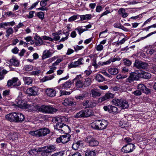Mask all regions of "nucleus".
<instances>
[{
	"instance_id": "f257e3e1",
	"label": "nucleus",
	"mask_w": 156,
	"mask_h": 156,
	"mask_svg": "<svg viewBox=\"0 0 156 156\" xmlns=\"http://www.w3.org/2000/svg\"><path fill=\"white\" fill-rule=\"evenodd\" d=\"M5 119L12 122L21 123L24 121V115L20 112H12L6 115Z\"/></svg>"
},
{
	"instance_id": "f03ea898",
	"label": "nucleus",
	"mask_w": 156,
	"mask_h": 156,
	"mask_svg": "<svg viewBox=\"0 0 156 156\" xmlns=\"http://www.w3.org/2000/svg\"><path fill=\"white\" fill-rule=\"evenodd\" d=\"M108 124L107 120H97L94 121L91 124V126L93 129L101 130L105 129Z\"/></svg>"
},
{
	"instance_id": "7ed1b4c3",
	"label": "nucleus",
	"mask_w": 156,
	"mask_h": 156,
	"mask_svg": "<svg viewBox=\"0 0 156 156\" xmlns=\"http://www.w3.org/2000/svg\"><path fill=\"white\" fill-rule=\"evenodd\" d=\"M50 132V130L46 128H43L35 131H30L29 134L36 136L42 137L45 136Z\"/></svg>"
},
{
	"instance_id": "20e7f679",
	"label": "nucleus",
	"mask_w": 156,
	"mask_h": 156,
	"mask_svg": "<svg viewBox=\"0 0 156 156\" xmlns=\"http://www.w3.org/2000/svg\"><path fill=\"white\" fill-rule=\"evenodd\" d=\"M113 105L119 107L122 109L128 108L129 106L128 103L125 100L115 98L112 101Z\"/></svg>"
},
{
	"instance_id": "39448f33",
	"label": "nucleus",
	"mask_w": 156,
	"mask_h": 156,
	"mask_svg": "<svg viewBox=\"0 0 156 156\" xmlns=\"http://www.w3.org/2000/svg\"><path fill=\"white\" fill-rule=\"evenodd\" d=\"M56 148L54 145L47 146L39 149V152L41 153L42 156H47L51 152L55 150Z\"/></svg>"
},
{
	"instance_id": "423d86ee",
	"label": "nucleus",
	"mask_w": 156,
	"mask_h": 156,
	"mask_svg": "<svg viewBox=\"0 0 156 156\" xmlns=\"http://www.w3.org/2000/svg\"><path fill=\"white\" fill-rule=\"evenodd\" d=\"M58 110V109L49 105H42L39 106V112L44 113H54Z\"/></svg>"
},
{
	"instance_id": "0eeeda50",
	"label": "nucleus",
	"mask_w": 156,
	"mask_h": 156,
	"mask_svg": "<svg viewBox=\"0 0 156 156\" xmlns=\"http://www.w3.org/2000/svg\"><path fill=\"white\" fill-rule=\"evenodd\" d=\"M72 81L75 83V87L77 88H84L83 80L82 79L80 75H77L76 77L73 79Z\"/></svg>"
},
{
	"instance_id": "6e6552de",
	"label": "nucleus",
	"mask_w": 156,
	"mask_h": 156,
	"mask_svg": "<svg viewBox=\"0 0 156 156\" xmlns=\"http://www.w3.org/2000/svg\"><path fill=\"white\" fill-rule=\"evenodd\" d=\"M55 129L58 130L59 132L62 133L66 132V131L69 130V127L64 124L62 122H58L56 123L55 126Z\"/></svg>"
},
{
	"instance_id": "1a4fd4ad",
	"label": "nucleus",
	"mask_w": 156,
	"mask_h": 156,
	"mask_svg": "<svg viewBox=\"0 0 156 156\" xmlns=\"http://www.w3.org/2000/svg\"><path fill=\"white\" fill-rule=\"evenodd\" d=\"M148 64L141 60H136L134 64V66L137 69H144L148 67Z\"/></svg>"
},
{
	"instance_id": "9d476101",
	"label": "nucleus",
	"mask_w": 156,
	"mask_h": 156,
	"mask_svg": "<svg viewBox=\"0 0 156 156\" xmlns=\"http://www.w3.org/2000/svg\"><path fill=\"white\" fill-rule=\"evenodd\" d=\"M135 147L134 144L132 143H128L122 147L121 151L122 152L128 153L132 152L135 149Z\"/></svg>"
},
{
	"instance_id": "9b49d317",
	"label": "nucleus",
	"mask_w": 156,
	"mask_h": 156,
	"mask_svg": "<svg viewBox=\"0 0 156 156\" xmlns=\"http://www.w3.org/2000/svg\"><path fill=\"white\" fill-rule=\"evenodd\" d=\"M85 141L88 144L89 146L92 147L97 146L99 144L98 142L91 136H87Z\"/></svg>"
},
{
	"instance_id": "f8f14e48",
	"label": "nucleus",
	"mask_w": 156,
	"mask_h": 156,
	"mask_svg": "<svg viewBox=\"0 0 156 156\" xmlns=\"http://www.w3.org/2000/svg\"><path fill=\"white\" fill-rule=\"evenodd\" d=\"M26 92L29 96H35L38 93V88L37 87L33 86L27 90Z\"/></svg>"
},
{
	"instance_id": "ddd939ff",
	"label": "nucleus",
	"mask_w": 156,
	"mask_h": 156,
	"mask_svg": "<svg viewBox=\"0 0 156 156\" xmlns=\"http://www.w3.org/2000/svg\"><path fill=\"white\" fill-rule=\"evenodd\" d=\"M114 94L110 93H106L104 96L99 98L98 101L99 103H101L104 101L114 98Z\"/></svg>"
},
{
	"instance_id": "4468645a",
	"label": "nucleus",
	"mask_w": 156,
	"mask_h": 156,
	"mask_svg": "<svg viewBox=\"0 0 156 156\" xmlns=\"http://www.w3.org/2000/svg\"><path fill=\"white\" fill-rule=\"evenodd\" d=\"M27 108L30 111L34 112H39V106L36 105L34 104H30L29 105H28Z\"/></svg>"
},
{
	"instance_id": "2eb2a0df",
	"label": "nucleus",
	"mask_w": 156,
	"mask_h": 156,
	"mask_svg": "<svg viewBox=\"0 0 156 156\" xmlns=\"http://www.w3.org/2000/svg\"><path fill=\"white\" fill-rule=\"evenodd\" d=\"M83 60V58H79L77 61L71 63L69 65V66L70 68L78 67L79 65L83 64V63L82 62Z\"/></svg>"
},
{
	"instance_id": "dca6fc26",
	"label": "nucleus",
	"mask_w": 156,
	"mask_h": 156,
	"mask_svg": "<svg viewBox=\"0 0 156 156\" xmlns=\"http://www.w3.org/2000/svg\"><path fill=\"white\" fill-rule=\"evenodd\" d=\"M70 135L68 133L61 136L62 143L65 144L68 142L70 140Z\"/></svg>"
},
{
	"instance_id": "f3484780",
	"label": "nucleus",
	"mask_w": 156,
	"mask_h": 156,
	"mask_svg": "<svg viewBox=\"0 0 156 156\" xmlns=\"http://www.w3.org/2000/svg\"><path fill=\"white\" fill-rule=\"evenodd\" d=\"M47 95L50 97H53L55 95L56 92L53 89L49 88L45 90Z\"/></svg>"
},
{
	"instance_id": "a211bd4d",
	"label": "nucleus",
	"mask_w": 156,
	"mask_h": 156,
	"mask_svg": "<svg viewBox=\"0 0 156 156\" xmlns=\"http://www.w3.org/2000/svg\"><path fill=\"white\" fill-rule=\"evenodd\" d=\"M18 133L15 132H11L8 135V137L10 140H14L18 138Z\"/></svg>"
},
{
	"instance_id": "6ab92c4d",
	"label": "nucleus",
	"mask_w": 156,
	"mask_h": 156,
	"mask_svg": "<svg viewBox=\"0 0 156 156\" xmlns=\"http://www.w3.org/2000/svg\"><path fill=\"white\" fill-rule=\"evenodd\" d=\"M34 39L36 40L35 44L37 46H40L43 44V41L41 38L37 35H35Z\"/></svg>"
},
{
	"instance_id": "aec40b11",
	"label": "nucleus",
	"mask_w": 156,
	"mask_h": 156,
	"mask_svg": "<svg viewBox=\"0 0 156 156\" xmlns=\"http://www.w3.org/2000/svg\"><path fill=\"white\" fill-rule=\"evenodd\" d=\"M64 105L66 106H73L74 104L73 102V100L71 98H67L65 99L63 102Z\"/></svg>"
},
{
	"instance_id": "412c9836",
	"label": "nucleus",
	"mask_w": 156,
	"mask_h": 156,
	"mask_svg": "<svg viewBox=\"0 0 156 156\" xmlns=\"http://www.w3.org/2000/svg\"><path fill=\"white\" fill-rule=\"evenodd\" d=\"M52 53L50 52V50H45L43 53L42 55V59H44L46 58H48L51 56Z\"/></svg>"
},
{
	"instance_id": "4be33fe9",
	"label": "nucleus",
	"mask_w": 156,
	"mask_h": 156,
	"mask_svg": "<svg viewBox=\"0 0 156 156\" xmlns=\"http://www.w3.org/2000/svg\"><path fill=\"white\" fill-rule=\"evenodd\" d=\"M82 141H78L77 142H74L73 144L72 148L74 150H77L80 147L82 146Z\"/></svg>"
},
{
	"instance_id": "5701e85b",
	"label": "nucleus",
	"mask_w": 156,
	"mask_h": 156,
	"mask_svg": "<svg viewBox=\"0 0 156 156\" xmlns=\"http://www.w3.org/2000/svg\"><path fill=\"white\" fill-rule=\"evenodd\" d=\"M9 62L11 64L16 66H18L19 65V61L14 57L11 59Z\"/></svg>"
},
{
	"instance_id": "b1692460",
	"label": "nucleus",
	"mask_w": 156,
	"mask_h": 156,
	"mask_svg": "<svg viewBox=\"0 0 156 156\" xmlns=\"http://www.w3.org/2000/svg\"><path fill=\"white\" fill-rule=\"evenodd\" d=\"M18 80H19L17 78L14 77L8 81L7 85L8 87H11L12 85L16 83Z\"/></svg>"
},
{
	"instance_id": "393cba45",
	"label": "nucleus",
	"mask_w": 156,
	"mask_h": 156,
	"mask_svg": "<svg viewBox=\"0 0 156 156\" xmlns=\"http://www.w3.org/2000/svg\"><path fill=\"white\" fill-rule=\"evenodd\" d=\"M18 98L16 100V102L17 104V105L20 108L25 106V101L20 100L19 97H18Z\"/></svg>"
},
{
	"instance_id": "a878e982",
	"label": "nucleus",
	"mask_w": 156,
	"mask_h": 156,
	"mask_svg": "<svg viewBox=\"0 0 156 156\" xmlns=\"http://www.w3.org/2000/svg\"><path fill=\"white\" fill-rule=\"evenodd\" d=\"M72 83L70 81H67L64 83L62 84L61 86L62 89H68L71 86Z\"/></svg>"
},
{
	"instance_id": "bb28decb",
	"label": "nucleus",
	"mask_w": 156,
	"mask_h": 156,
	"mask_svg": "<svg viewBox=\"0 0 156 156\" xmlns=\"http://www.w3.org/2000/svg\"><path fill=\"white\" fill-rule=\"evenodd\" d=\"M108 71L111 74L115 75L119 73L118 69L115 68H111L108 69Z\"/></svg>"
},
{
	"instance_id": "cd10ccee",
	"label": "nucleus",
	"mask_w": 156,
	"mask_h": 156,
	"mask_svg": "<svg viewBox=\"0 0 156 156\" xmlns=\"http://www.w3.org/2000/svg\"><path fill=\"white\" fill-rule=\"evenodd\" d=\"M23 80L25 83L27 85H29L31 84L33 82V79L30 77H23Z\"/></svg>"
},
{
	"instance_id": "c85d7f7f",
	"label": "nucleus",
	"mask_w": 156,
	"mask_h": 156,
	"mask_svg": "<svg viewBox=\"0 0 156 156\" xmlns=\"http://www.w3.org/2000/svg\"><path fill=\"white\" fill-rule=\"evenodd\" d=\"M54 76L53 75L45 76L41 79V81L42 82H44L46 81L51 80L54 78Z\"/></svg>"
},
{
	"instance_id": "c756f323",
	"label": "nucleus",
	"mask_w": 156,
	"mask_h": 156,
	"mask_svg": "<svg viewBox=\"0 0 156 156\" xmlns=\"http://www.w3.org/2000/svg\"><path fill=\"white\" fill-rule=\"evenodd\" d=\"M91 79L90 78H87L85 79L83 81L84 87H87L90 85L91 83Z\"/></svg>"
},
{
	"instance_id": "7c9ffc66",
	"label": "nucleus",
	"mask_w": 156,
	"mask_h": 156,
	"mask_svg": "<svg viewBox=\"0 0 156 156\" xmlns=\"http://www.w3.org/2000/svg\"><path fill=\"white\" fill-rule=\"evenodd\" d=\"M95 79L98 82H102L105 80V78L101 74H98L96 75Z\"/></svg>"
},
{
	"instance_id": "2f4dec72",
	"label": "nucleus",
	"mask_w": 156,
	"mask_h": 156,
	"mask_svg": "<svg viewBox=\"0 0 156 156\" xmlns=\"http://www.w3.org/2000/svg\"><path fill=\"white\" fill-rule=\"evenodd\" d=\"M84 111L81 110L78 112L75 116V118H85Z\"/></svg>"
},
{
	"instance_id": "473e14b6",
	"label": "nucleus",
	"mask_w": 156,
	"mask_h": 156,
	"mask_svg": "<svg viewBox=\"0 0 156 156\" xmlns=\"http://www.w3.org/2000/svg\"><path fill=\"white\" fill-rule=\"evenodd\" d=\"M110 112L112 113H118L119 111L118 108L116 107L111 105V106H110Z\"/></svg>"
},
{
	"instance_id": "72a5a7b5",
	"label": "nucleus",
	"mask_w": 156,
	"mask_h": 156,
	"mask_svg": "<svg viewBox=\"0 0 156 156\" xmlns=\"http://www.w3.org/2000/svg\"><path fill=\"white\" fill-rule=\"evenodd\" d=\"M91 94L92 97L94 98L100 96L101 95L100 92L94 90H91Z\"/></svg>"
},
{
	"instance_id": "f704fd0d",
	"label": "nucleus",
	"mask_w": 156,
	"mask_h": 156,
	"mask_svg": "<svg viewBox=\"0 0 156 156\" xmlns=\"http://www.w3.org/2000/svg\"><path fill=\"white\" fill-rule=\"evenodd\" d=\"M14 32V30L11 27L9 28L6 30V37H8L9 35L13 34Z\"/></svg>"
},
{
	"instance_id": "c9c22d12",
	"label": "nucleus",
	"mask_w": 156,
	"mask_h": 156,
	"mask_svg": "<svg viewBox=\"0 0 156 156\" xmlns=\"http://www.w3.org/2000/svg\"><path fill=\"white\" fill-rule=\"evenodd\" d=\"M130 76L133 81L134 80H138L139 78V76L137 74L135 73H131Z\"/></svg>"
},
{
	"instance_id": "e433bc0d",
	"label": "nucleus",
	"mask_w": 156,
	"mask_h": 156,
	"mask_svg": "<svg viewBox=\"0 0 156 156\" xmlns=\"http://www.w3.org/2000/svg\"><path fill=\"white\" fill-rule=\"evenodd\" d=\"M95 153L93 151L89 150H87L85 153V156H95Z\"/></svg>"
},
{
	"instance_id": "4c0bfd02",
	"label": "nucleus",
	"mask_w": 156,
	"mask_h": 156,
	"mask_svg": "<svg viewBox=\"0 0 156 156\" xmlns=\"http://www.w3.org/2000/svg\"><path fill=\"white\" fill-rule=\"evenodd\" d=\"M146 87V86L144 84L140 83L137 85V88L138 90H139L140 91L143 92L144 91V89Z\"/></svg>"
},
{
	"instance_id": "58836bf2",
	"label": "nucleus",
	"mask_w": 156,
	"mask_h": 156,
	"mask_svg": "<svg viewBox=\"0 0 156 156\" xmlns=\"http://www.w3.org/2000/svg\"><path fill=\"white\" fill-rule=\"evenodd\" d=\"M39 150H37L35 149H33L29 151L28 152V154H29L34 155L37 154Z\"/></svg>"
},
{
	"instance_id": "ea45409f",
	"label": "nucleus",
	"mask_w": 156,
	"mask_h": 156,
	"mask_svg": "<svg viewBox=\"0 0 156 156\" xmlns=\"http://www.w3.org/2000/svg\"><path fill=\"white\" fill-rule=\"evenodd\" d=\"M91 14H86L85 15H82L80 16L81 19L83 20H85L87 19H90L91 18Z\"/></svg>"
},
{
	"instance_id": "a19ab883",
	"label": "nucleus",
	"mask_w": 156,
	"mask_h": 156,
	"mask_svg": "<svg viewBox=\"0 0 156 156\" xmlns=\"http://www.w3.org/2000/svg\"><path fill=\"white\" fill-rule=\"evenodd\" d=\"M142 75V78L147 79H150L151 77V75L150 73L147 72L143 73Z\"/></svg>"
},
{
	"instance_id": "79ce46f5",
	"label": "nucleus",
	"mask_w": 156,
	"mask_h": 156,
	"mask_svg": "<svg viewBox=\"0 0 156 156\" xmlns=\"http://www.w3.org/2000/svg\"><path fill=\"white\" fill-rule=\"evenodd\" d=\"M84 112L85 117H88L92 115V111L90 110L84 111Z\"/></svg>"
},
{
	"instance_id": "37998d69",
	"label": "nucleus",
	"mask_w": 156,
	"mask_h": 156,
	"mask_svg": "<svg viewBox=\"0 0 156 156\" xmlns=\"http://www.w3.org/2000/svg\"><path fill=\"white\" fill-rule=\"evenodd\" d=\"M132 94H134L135 96H139L142 94V92L139 90H136L133 92H132Z\"/></svg>"
},
{
	"instance_id": "c03bdc74",
	"label": "nucleus",
	"mask_w": 156,
	"mask_h": 156,
	"mask_svg": "<svg viewBox=\"0 0 156 156\" xmlns=\"http://www.w3.org/2000/svg\"><path fill=\"white\" fill-rule=\"evenodd\" d=\"M10 92L9 90H6L3 91V96L4 97H6L10 95Z\"/></svg>"
},
{
	"instance_id": "a18cd8bd",
	"label": "nucleus",
	"mask_w": 156,
	"mask_h": 156,
	"mask_svg": "<svg viewBox=\"0 0 156 156\" xmlns=\"http://www.w3.org/2000/svg\"><path fill=\"white\" fill-rule=\"evenodd\" d=\"M37 16L41 20H42L44 18V13L42 12H38L37 13Z\"/></svg>"
},
{
	"instance_id": "49530a36",
	"label": "nucleus",
	"mask_w": 156,
	"mask_h": 156,
	"mask_svg": "<svg viewBox=\"0 0 156 156\" xmlns=\"http://www.w3.org/2000/svg\"><path fill=\"white\" fill-rule=\"evenodd\" d=\"M24 69L26 71H29L32 70L33 67L30 65H27L25 66Z\"/></svg>"
},
{
	"instance_id": "de8ad7c7",
	"label": "nucleus",
	"mask_w": 156,
	"mask_h": 156,
	"mask_svg": "<svg viewBox=\"0 0 156 156\" xmlns=\"http://www.w3.org/2000/svg\"><path fill=\"white\" fill-rule=\"evenodd\" d=\"M154 52V49L152 48H148L146 51V53L148 55H151Z\"/></svg>"
},
{
	"instance_id": "09e8293b",
	"label": "nucleus",
	"mask_w": 156,
	"mask_h": 156,
	"mask_svg": "<svg viewBox=\"0 0 156 156\" xmlns=\"http://www.w3.org/2000/svg\"><path fill=\"white\" fill-rule=\"evenodd\" d=\"M124 65L127 66H130L132 64L131 62L129 59L126 58L123 60Z\"/></svg>"
},
{
	"instance_id": "8fccbe9b",
	"label": "nucleus",
	"mask_w": 156,
	"mask_h": 156,
	"mask_svg": "<svg viewBox=\"0 0 156 156\" xmlns=\"http://www.w3.org/2000/svg\"><path fill=\"white\" fill-rule=\"evenodd\" d=\"M52 35L54 36L53 40H54L55 41L59 40L60 39V37L58 36V34H56L55 33H53Z\"/></svg>"
},
{
	"instance_id": "3c124183",
	"label": "nucleus",
	"mask_w": 156,
	"mask_h": 156,
	"mask_svg": "<svg viewBox=\"0 0 156 156\" xmlns=\"http://www.w3.org/2000/svg\"><path fill=\"white\" fill-rule=\"evenodd\" d=\"M88 108H92L95 107L96 105V103L92 102V101H89V103L88 104Z\"/></svg>"
},
{
	"instance_id": "603ef678",
	"label": "nucleus",
	"mask_w": 156,
	"mask_h": 156,
	"mask_svg": "<svg viewBox=\"0 0 156 156\" xmlns=\"http://www.w3.org/2000/svg\"><path fill=\"white\" fill-rule=\"evenodd\" d=\"M41 73V71L40 70H36L33 71L30 73V74L31 75L36 76L38 75Z\"/></svg>"
},
{
	"instance_id": "864d4df0",
	"label": "nucleus",
	"mask_w": 156,
	"mask_h": 156,
	"mask_svg": "<svg viewBox=\"0 0 156 156\" xmlns=\"http://www.w3.org/2000/svg\"><path fill=\"white\" fill-rule=\"evenodd\" d=\"M107 31V30H105L101 32L99 35V37L101 38H104L105 37L106 35L105 34L106 33Z\"/></svg>"
},
{
	"instance_id": "5fc2aeb1",
	"label": "nucleus",
	"mask_w": 156,
	"mask_h": 156,
	"mask_svg": "<svg viewBox=\"0 0 156 156\" xmlns=\"http://www.w3.org/2000/svg\"><path fill=\"white\" fill-rule=\"evenodd\" d=\"M64 153L62 151L58 152L52 154L51 156H62Z\"/></svg>"
},
{
	"instance_id": "6e6d98bb",
	"label": "nucleus",
	"mask_w": 156,
	"mask_h": 156,
	"mask_svg": "<svg viewBox=\"0 0 156 156\" xmlns=\"http://www.w3.org/2000/svg\"><path fill=\"white\" fill-rule=\"evenodd\" d=\"M7 73V71L5 69H3L0 67V76L4 75L6 74Z\"/></svg>"
},
{
	"instance_id": "4d7b16f0",
	"label": "nucleus",
	"mask_w": 156,
	"mask_h": 156,
	"mask_svg": "<svg viewBox=\"0 0 156 156\" xmlns=\"http://www.w3.org/2000/svg\"><path fill=\"white\" fill-rule=\"evenodd\" d=\"M48 0H43L40 2V5L43 7H45L47 5Z\"/></svg>"
},
{
	"instance_id": "13d9d810",
	"label": "nucleus",
	"mask_w": 156,
	"mask_h": 156,
	"mask_svg": "<svg viewBox=\"0 0 156 156\" xmlns=\"http://www.w3.org/2000/svg\"><path fill=\"white\" fill-rule=\"evenodd\" d=\"M60 121L61 122H65L67 121L68 119L65 116H61L59 117Z\"/></svg>"
},
{
	"instance_id": "bf43d9fd",
	"label": "nucleus",
	"mask_w": 156,
	"mask_h": 156,
	"mask_svg": "<svg viewBox=\"0 0 156 156\" xmlns=\"http://www.w3.org/2000/svg\"><path fill=\"white\" fill-rule=\"evenodd\" d=\"M77 19V16H76L74 15L70 17L68 21L70 22H72Z\"/></svg>"
},
{
	"instance_id": "052dcab7",
	"label": "nucleus",
	"mask_w": 156,
	"mask_h": 156,
	"mask_svg": "<svg viewBox=\"0 0 156 156\" xmlns=\"http://www.w3.org/2000/svg\"><path fill=\"white\" fill-rule=\"evenodd\" d=\"M127 77L126 75H123L120 74H119L116 76V78L117 79H124L126 78Z\"/></svg>"
},
{
	"instance_id": "680f3d73",
	"label": "nucleus",
	"mask_w": 156,
	"mask_h": 156,
	"mask_svg": "<svg viewBox=\"0 0 156 156\" xmlns=\"http://www.w3.org/2000/svg\"><path fill=\"white\" fill-rule=\"evenodd\" d=\"M144 93L148 94H151V90L150 89L147 88L146 87L145 89H144V91H143Z\"/></svg>"
},
{
	"instance_id": "e2e57ef3",
	"label": "nucleus",
	"mask_w": 156,
	"mask_h": 156,
	"mask_svg": "<svg viewBox=\"0 0 156 156\" xmlns=\"http://www.w3.org/2000/svg\"><path fill=\"white\" fill-rule=\"evenodd\" d=\"M84 47L83 46H79L78 45H76L74 47V48L76 51L81 49L82 48H83Z\"/></svg>"
},
{
	"instance_id": "0e129e2a",
	"label": "nucleus",
	"mask_w": 156,
	"mask_h": 156,
	"mask_svg": "<svg viewBox=\"0 0 156 156\" xmlns=\"http://www.w3.org/2000/svg\"><path fill=\"white\" fill-rule=\"evenodd\" d=\"M42 38L43 39L45 40H48L51 41H53V39L52 38L45 35L42 36Z\"/></svg>"
},
{
	"instance_id": "69168bd1",
	"label": "nucleus",
	"mask_w": 156,
	"mask_h": 156,
	"mask_svg": "<svg viewBox=\"0 0 156 156\" xmlns=\"http://www.w3.org/2000/svg\"><path fill=\"white\" fill-rule=\"evenodd\" d=\"M85 97V95L84 94H82L81 95L76 96L75 98L77 99H82Z\"/></svg>"
},
{
	"instance_id": "338daca9",
	"label": "nucleus",
	"mask_w": 156,
	"mask_h": 156,
	"mask_svg": "<svg viewBox=\"0 0 156 156\" xmlns=\"http://www.w3.org/2000/svg\"><path fill=\"white\" fill-rule=\"evenodd\" d=\"M8 24L7 22L2 23H0V28H5V27L7 26Z\"/></svg>"
},
{
	"instance_id": "774afa93",
	"label": "nucleus",
	"mask_w": 156,
	"mask_h": 156,
	"mask_svg": "<svg viewBox=\"0 0 156 156\" xmlns=\"http://www.w3.org/2000/svg\"><path fill=\"white\" fill-rule=\"evenodd\" d=\"M19 51V49L17 47H15L11 51L13 53L16 54L18 53Z\"/></svg>"
}]
</instances>
